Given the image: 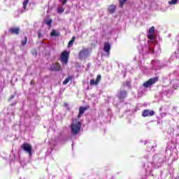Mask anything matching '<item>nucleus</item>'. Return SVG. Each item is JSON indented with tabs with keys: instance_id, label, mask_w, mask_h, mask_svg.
Returning <instances> with one entry per match:
<instances>
[{
	"instance_id": "1",
	"label": "nucleus",
	"mask_w": 179,
	"mask_h": 179,
	"mask_svg": "<svg viewBox=\"0 0 179 179\" xmlns=\"http://www.w3.org/2000/svg\"><path fill=\"white\" fill-rule=\"evenodd\" d=\"M80 122L77 120H73L71 125V129L73 135H76V134L80 131Z\"/></svg>"
},
{
	"instance_id": "2",
	"label": "nucleus",
	"mask_w": 179,
	"mask_h": 179,
	"mask_svg": "<svg viewBox=\"0 0 179 179\" xmlns=\"http://www.w3.org/2000/svg\"><path fill=\"white\" fill-rule=\"evenodd\" d=\"M60 59L63 64H68V59H69V52L64 50L60 55Z\"/></svg>"
},
{
	"instance_id": "3",
	"label": "nucleus",
	"mask_w": 179,
	"mask_h": 179,
	"mask_svg": "<svg viewBox=\"0 0 179 179\" xmlns=\"http://www.w3.org/2000/svg\"><path fill=\"white\" fill-rule=\"evenodd\" d=\"M22 149H23V150L24 152H26L27 153H28V155L29 156H31V150H32V147L31 145L27 143H24L21 145Z\"/></svg>"
},
{
	"instance_id": "4",
	"label": "nucleus",
	"mask_w": 179,
	"mask_h": 179,
	"mask_svg": "<svg viewBox=\"0 0 179 179\" xmlns=\"http://www.w3.org/2000/svg\"><path fill=\"white\" fill-rule=\"evenodd\" d=\"M158 80L157 78H150L148 81L143 83L144 87H149V86H152V85H155Z\"/></svg>"
},
{
	"instance_id": "5",
	"label": "nucleus",
	"mask_w": 179,
	"mask_h": 179,
	"mask_svg": "<svg viewBox=\"0 0 179 179\" xmlns=\"http://www.w3.org/2000/svg\"><path fill=\"white\" fill-rule=\"evenodd\" d=\"M155 34V27H151L148 31L147 37L149 38V40H153L155 38V36L153 35Z\"/></svg>"
},
{
	"instance_id": "6",
	"label": "nucleus",
	"mask_w": 179,
	"mask_h": 179,
	"mask_svg": "<svg viewBox=\"0 0 179 179\" xmlns=\"http://www.w3.org/2000/svg\"><path fill=\"white\" fill-rule=\"evenodd\" d=\"M101 80V76L98 75L96 80H94V79L90 80V86H94L96 85H99V83H100Z\"/></svg>"
},
{
	"instance_id": "7",
	"label": "nucleus",
	"mask_w": 179,
	"mask_h": 179,
	"mask_svg": "<svg viewBox=\"0 0 179 179\" xmlns=\"http://www.w3.org/2000/svg\"><path fill=\"white\" fill-rule=\"evenodd\" d=\"M87 55H89V50L83 49L79 53V58H80V59H83L86 58V57H87Z\"/></svg>"
},
{
	"instance_id": "8",
	"label": "nucleus",
	"mask_w": 179,
	"mask_h": 179,
	"mask_svg": "<svg viewBox=\"0 0 179 179\" xmlns=\"http://www.w3.org/2000/svg\"><path fill=\"white\" fill-rule=\"evenodd\" d=\"M155 114V111L153 110H149L148 109H145L143 111L142 116L143 117H152V115Z\"/></svg>"
},
{
	"instance_id": "9",
	"label": "nucleus",
	"mask_w": 179,
	"mask_h": 179,
	"mask_svg": "<svg viewBox=\"0 0 179 179\" xmlns=\"http://www.w3.org/2000/svg\"><path fill=\"white\" fill-rule=\"evenodd\" d=\"M110 50H111V45H110L108 42H106L103 46V51L107 52L108 57H110Z\"/></svg>"
},
{
	"instance_id": "10",
	"label": "nucleus",
	"mask_w": 179,
	"mask_h": 179,
	"mask_svg": "<svg viewBox=\"0 0 179 179\" xmlns=\"http://www.w3.org/2000/svg\"><path fill=\"white\" fill-rule=\"evenodd\" d=\"M86 110H87V108H86V107H80L78 118H80L82 117V115H83V114H84L85 111H86Z\"/></svg>"
},
{
	"instance_id": "11",
	"label": "nucleus",
	"mask_w": 179,
	"mask_h": 179,
	"mask_svg": "<svg viewBox=\"0 0 179 179\" xmlns=\"http://www.w3.org/2000/svg\"><path fill=\"white\" fill-rule=\"evenodd\" d=\"M116 8L117 7L114 4L110 5L108 8V10L109 13H111V14L114 13L115 12Z\"/></svg>"
},
{
	"instance_id": "12",
	"label": "nucleus",
	"mask_w": 179,
	"mask_h": 179,
	"mask_svg": "<svg viewBox=\"0 0 179 179\" xmlns=\"http://www.w3.org/2000/svg\"><path fill=\"white\" fill-rule=\"evenodd\" d=\"M19 28H11L10 29V32L11 34H19Z\"/></svg>"
},
{
	"instance_id": "13",
	"label": "nucleus",
	"mask_w": 179,
	"mask_h": 179,
	"mask_svg": "<svg viewBox=\"0 0 179 179\" xmlns=\"http://www.w3.org/2000/svg\"><path fill=\"white\" fill-rule=\"evenodd\" d=\"M119 99H124L127 97V92L125 91H120V92L118 94Z\"/></svg>"
},
{
	"instance_id": "14",
	"label": "nucleus",
	"mask_w": 179,
	"mask_h": 179,
	"mask_svg": "<svg viewBox=\"0 0 179 179\" xmlns=\"http://www.w3.org/2000/svg\"><path fill=\"white\" fill-rule=\"evenodd\" d=\"M44 22L45 24H48V26H51V24L52 23V20H51L49 17H48L44 20Z\"/></svg>"
},
{
	"instance_id": "15",
	"label": "nucleus",
	"mask_w": 179,
	"mask_h": 179,
	"mask_svg": "<svg viewBox=\"0 0 179 179\" xmlns=\"http://www.w3.org/2000/svg\"><path fill=\"white\" fill-rule=\"evenodd\" d=\"M50 35L53 37H57L59 36V32H57L55 29H52V32L50 33Z\"/></svg>"
},
{
	"instance_id": "16",
	"label": "nucleus",
	"mask_w": 179,
	"mask_h": 179,
	"mask_svg": "<svg viewBox=\"0 0 179 179\" xmlns=\"http://www.w3.org/2000/svg\"><path fill=\"white\" fill-rule=\"evenodd\" d=\"M69 80H72V77H71V76L67 77V78L63 81V85H67V83H69Z\"/></svg>"
},
{
	"instance_id": "17",
	"label": "nucleus",
	"mask_w": 179,
	"mask_h": 179,
	"mask_svg": "<svg viewBox=\"0 0 179 179\" xmlns=\"http://www.w3.org/2000/svg\"><path fill=\"white\" fill-rule=\"evenodd\" d=\"M65 8L62 6H59L57 8V13H64Z\"/></svg>"
},
{
	"instance_id": "18",
	"label": "nucleus",
	"mask_w": 179,
	"mask_h": 179,
	"mask_svg": "<svg viewBox=\"0 0 179 179\" xmlns=\"http://www.w3.org/2000/svg\"><path fill=\"white\" fill-rule=\"evenodd\" d=\"M125 2H127V0H121L120 1V8H122V6H124V3H125Z\"/></svg>"
},
{
	"instance_id": "19",
	"label": "nucleus",
	"mask_w": 179,
	"mask_h": 179,
	"mask_svg": "<svg viewBox=\"0 0 179 179\" xmlns=\"http://www.w3.org/2000/svg\"><path fill=\"white\" fill-rule=\"evenodd\" d=\"M22 45H26V44H27V37H25L24 38V40L22 41Z\"/></svg>"
},
{
	"instance_id": "20",
	"label": "nucleus",
	"mask_w": 179,
	"mask_h": 179,
	"mask_svg": "<svg viewBox=\"0 0 179 179\" xmlns=\"http://www.w3.org/2000/svg\"><path fill=\"white\" fill-rule=\"evenodd\" d=\"M27 3H29V0H24L23 2L24 9H26V6H27Z\"/></svg>"
},
{
	"instance_id": "21",
	"label": "nucleus",
	"mask_w": 179,
	"mask_h": 179,
	"mask_svg": "<svg viewBox=\"0 0 179 179\" xmlns=\"http://www.w3.org/2000/svg\"><path fill=\"white\" fill-rule=\"evenodd\" d=\"M169 3L171 5H176V3H177V0H171V1H169Z\"/></svg>"
},
{
	"instance_id": "22",
	"label": "nucleus",
	"mask_w": 179,
	"mask_h": 179,
	"mask_svg": "<svg viewBox=\"0 0 179 179\" xmlns=\"http://www.w3.org/2000/svg\"><path fill=\"white\" fill-rule=\"evenodd\" d=\"M57 67L55 69V71H59V69H61V66L59 65V64H57Z\"/></svg>"
},
{
	"instance_id": "23",
	"label": "nucleus",
	"mask_w": 179,
	"mask_h": 179,
	"mask_svg": "<svg viewBox=\"0 0 179 179\" xmlns=\"http://www.w3.org/2000/svg\"><path fill=\"white\" fill-rule=\"evenodd\" d=\"M72 45H73V41H70L69 42V47H72Z\"/></svg>"
},
{
	"instance_id": "24",
	"label": "nucleus",
	"mask_w": 179,
	"mask_h": 179,
	"mask_svg": "<svg viewBox=\"0 0 179 179\" xmlns=\"http://www.w3.org/2000/svg\"><path fill=\"white\" fill-rule=\"evenodd\" d=\"M66 1H68V0H61L62 5H65L66 3Z\"/></svg>"
},
{
	"instance_id": "25",
	"label": "nucleus",
	"mask_w": 179,
	"mask_h": 179,
	"mask_svg": "<svg viewBox=\"0 0 179 179\" xmlns=\"http://www.w3.org/2000/svg\"><path fill=\"white\" fill-rule=\"evenodd\" d=\"M71 41H73V43H75V36H73Z\"/></svg>"
},
{
	"instance_id": "26",
	"label": "nucleus",
	"mask_w": 179,
	"mask_h": 179,
	"mask_svg": "<svg viewBox=\"0 0 179 179\" xmlns=\"http://www.w3.org/2000/svg\"><path fill=\"white\" fill-rule=\"evenodd\" d=\"M41 36V34H38V37H40Z\"/></svg>"
},
{
	"instance_id": "27",
	"label": "nucleus",
	"mask_w": 179,
	"mask_h": 179,
	"mask_svg": "<svg viewBox=\"0 0 179 179\" xmlns=\"http://www.w3.org/2000/svg\"><path fill=\"white\" fill-rule=\"evenodd\" d=\"M10 99H13V96H12L10 97Z\"/></svg>"
}]
</instances>
